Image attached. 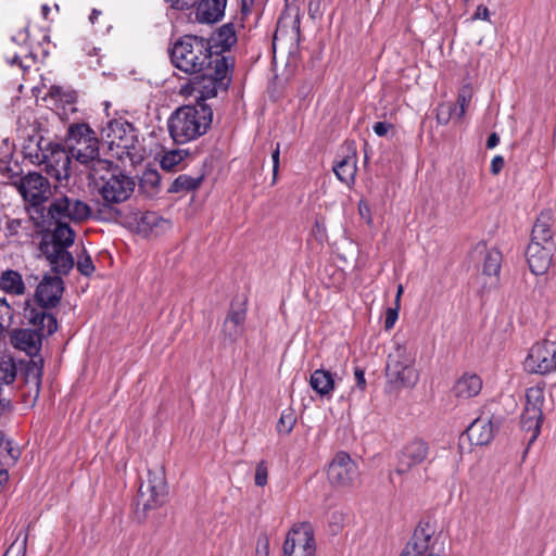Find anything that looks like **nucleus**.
<instances>
[{
  "label": "nucleus",
  "instance_id": "nucleus-13",
  "mask_svg": "<svg viewBox=\"0 0 556 556\" xmlns=\"http://www.w3.org/2000/svg\"><path fill=\"white\" fill-rule=\"evenodd\" d=\"M64 289V281L60 276L46 274L36 288L34 301L40 308H54L60 304Z\"/></svg>",
  "mask_w": 556,
  "mask_h": 556
},
{
  "label": "nucleus",
  "instance_id": "nucleus-23",
  "mask_svg": "<svg viewBox=\"0 0 556 556\" xmlns=\"http://www.w3.org/2000/svg\"><path fill=\"white\" fill-rule=\"evenodd\" d=\"M481 389L482 379L476 374L465 372L456 380L452 392L456 397L470 399L478 395Z\"/></svg>",
  "mask_w": 556,
  "mask_h": 556
},
{
  "label": "nucleus",
  "instance_id": "nucleus-18",
  "mask_svg": "<svg viewBox=\"0 0 556 556\" xmlns=\"http://www.w3.org/2000/svg\"><path fill=\"white\" fill-rule=\"evenodd\" d=\"M48 308L35 307L29 300L25 302L24 306V317L28 320V324L33 325L34 330H38V332H43L47 329L46 336H52L59 329V324L56 317L47 313Z\"/></svg>",
  "mask_w": 556,
  "mask_h": 556
},
{
  "label": "nucleus",
  "instance_id": "nucleus-7",
  "mask_svg": "<svg viewBox=\"0 0 556 556\" xmlns=\"http://www.w3.org/2000/svg\"><path fill=\"white\" fill-rule=\"evenodd\" d=\"M544 393L540 388H529L526 392V405L520 417L521 429L531 432L528 440V448L535 442L541 433L543 422Z\"/></svg>",
  "mask_w": 556,
  "mask_h": 556
},
{
  "label": "nucleus",
  "instance_id": "nucleus-47",
  "mask_svg": "<svg viewBox=\"0 0 556 556\" xmlns=\"http://www.w3.org/2000/svg\"><path fill=\"white\" fill-rule=\"evenodd\" d=\"M243 333V327L224 321L222 334L224 340L236 342Z\"/></svg>",
  "mask_w": 556,
  "mask_h": 556
},
{
  "label": "nucleus",
  "instance_id": "nucleus-45",
  "mask_svg": "<svg viewBox=\"0 0 556 556\" xmlns=\"http://www.w3.org/2000/svg\"><path fill=\"white\" fill-rule=\"evenodd\" d=\"M245 318L247 308L244 307V304H241L236 308L235 303L232 302L225 321L243 327Z\"/></svg>",
  "mask_w": 556,
  "mask_h": 556
},
{
  "label": "nucleus",
  "instance_id": "nucleus-5",
  "mask_svg": "<svg viewBox=\"0 0 556 556\" xmlns=\"http://www.w3.org/2000/svg\"><path fill=\"white\" fill-rule=\"evenodd\" d=\"M434 534L435 520L433 517L421 518L399 556H440L434 552L437 544Z\"/></svg>",
  "mask_w": 556,
  "mask_h": 556
},
{
  "label": "nucleus",
  "instance_id": "nucleus-15",
  "mask_svg": "<svg viewBox=\"0 0 556 556\" xmlns=\"http://www.w3.org/2000/svg\"><path fill=\"white\" fill-rule=\"evenodd\" d=\"M555 250V243L541 245L538 242H530L526 250V257L529 268L534 275H543L547 271Z\"/></svg>",
  "mask_w": 556,
  "mask_h": 556
},
{
  "label": "nucleus",
  "instance_id": "nucleus-48",
  "mask_svg": "<svg viewBox=\"0 0 556 556\" xmlns=\"http://www.w3.org/2000/svg\"><path fill=\"white\" fill-rule=\"evenodd\" d=\"M54 143L55 142L47 141L42 137H40V139L37 142V151L35 152V154H33L31 152H26V156L29 159H35L37 162L41 163L42 154L50 153L52 150V146Z\"/></svg>",
  "mask_w": 556,
  "mask_h": 556
},
{
  "label": "nucleus",
  "instance_id": "nucleus-25",
  "mask_svg": "<svg viewBox=\"0 0 556 556\" xmlns=\"http://www.w3.org/2000/svg\"><path fill=\"white\" fill-rule=\"evenodd\" d=\"M213 48H219L217 51L220 55L222 52L229 51L237 42V35L233 23H226L222 25L215 33H213L211 39H208Z\"/></svg>",
  "mask_w": 556,
  "mask_h": 556
},
{
  "label": "nucleus",
  "instance_id": "nucleus-55",
  "mask_svg": "<svg viewBox=\"0 0 556 556\" xmlns=\"http://www.w3.org/2000/svg\"><path fill=\"white\" fill-rule=\"evenodd\" d=\"M172 8L178 11H186L191 8H197L199 0H169Z\"/></svg>",
  "mask_w": 556,
  "mask_h": 556
},
{
  "label": "nucleus",
  "instance_id": "nucleus-62",
  "mask_svg": "<svg viewBox=\"0 0 556 556\" xmlns=\"http://www.w3.org/2000/svg\"><path fill=\"white\" fill-rule=\"evenodd\" d=\"M23 220L20 218L10 219L7 223V229L9 230L10 235L14 236L17 235L18 229L22 227Z\"/></svg>",
  "mask_w": 556,
  "mask_h": 556
},
{
  "label": "nucleus",
  "instance_id": "nucleus-53",
  "mask_svg": "<svg viewBox=\"0 0 556 556\" xmlns=\"http://www.w3.org/2000/svg\"><path fill=\"white\" fill-rule=\"evenodd\" d=\"M5 443V451L8 455L12 458L13 462L17 460L21 456V452L18 450L13 448L12 442L10 440H5V435L2 431H0V446Z\"/></svg>",
  "mask_w": 556,
  "mask_h": 556
},
{
  "label": "nucleus",
  "instance_id": "nucleus-34",
  "mask_svg": "<svg viewBox=\"0 0 556 556\" xmlns=\"http://www.w3.org/2000/svg\"><path fill=\"white\" fill-rule=\"evenodd\" d=\"M96 131L87 123H73L68 126L65 140L67 143L83 144Z\"/></svg>",
  "mask_w": 556,
  "mask_h": 556
},
{
  "label": "nucleus",
  "instance_id": "nucleus-39",
  "mask_svg": "<svg viewBox=\"0 0 556 556\" xmlns=\"http://www.w3.org/2000/svg\"><path fill=\"white\" fill-rule=\"evenodd\" d=\"M90 167V178L93 180L94 187L99 185L100 177L105 175V172L113 173V168L117 166L112 161L101 159L100 156L94 160Z\"/></svg>",
  "mask_w": 556,
  "mask_h": 556
},
{
  "label": "nucleus",
  "instance_id": "nucleus-43",
  "mask_svg": "<svg viewBox=\"0 0 556 556\" xmlns=\"http://www.w3.org/2000/svg\"><path fill=\"white\" fill-rule=\"evenodd\" d=\"M471 97L472 93L469 88L464 87L459 90L456 102H453V104H457V119H462L465 116Z\"/></svg>",
  "mask_w": 556,
  "mask_h": 556
},
{
  "label": "nucleus",
  "instance_id": "nucleus-22",
  "mask_svg": "<svg viewBox=\"0 0 556 556\" xmlns=\"http://www.w3.org/2000/svg\"><path fill=\"white\" fill-rule=\"evenodd\" d=\"M226 5L224 0H199L195 18L202 24H215L224 17Z\"/></svg>",
  "mask_w": 556,
  "mask_h": 556
},
{
  "label": "nucleus",
  "instance_id": "nucleus-32",
  "mask_svg": "<svg viewBox=\"0 0 556 556\" xmlns=\"http://www.w3.org/2000/svg\"><path fill=\"white\" fill-rule=\"evenodd\" d=\"M48 216L54 223H64L63 219L71 220V198L67 195L55 198L48 207Z\"/></svg>",
  "mask_w": 556,
  "mask_h": 556
},
{
  "label": "nucleus",
  "instance_id": "nucleus-28",
  "mask_svg": "<svg viewBox=\"0 0 556 556\" xmlns=\"http://www.w3.org/2000/svg\"><path fill=\"white\" fill-rule=\"evenodd\" d=\"M311 388L321 397H330L334 389L333 375L326 369H316L309 377Z\"/></svg>",
  "mask_w": 556,
  "mask_h": 556
},
{
  "label": "nucleus",
  "instance_id": "nucleus-63",
  "mask_svg": "<svg viewBox=\"0 0 556 556\" xmlns=\"http://www.w3.org/2000/svg\"><path fill=\"white\" fill-rule=\"evenodd\" d=\"M0 172L7 173L9 178L18 177L21 175V173L14 172L12 169V167L10 166L9 162H7L5 160H2V159L0 160Z\"/></svg>",
  "mask_w": 556,
  "mask_h": 556
},
{
  "label": "nucleus",
  "instance_id": "nucleus-52",
  "mask_svg": "<svg viewBox=\"0 0 556 556\" xmlns=\"http://www.w3.org/2000/svg\"><path fill=\"white\" fill-rule=\"evenodd\" d=\"M354 378H355V388L358 389L359 391L364 392L367 387V382L365 379V369L359 366H355L354 367Z\"/></svg>",
  "mask_w": 556,
  "mask_h": 556
},
{
  "label": "nucleus",
  "instance_id": "nucleus-64",
  "mask_svg": "<svg viewBox=\"0 0 556 556\" xmlns=\"http://www.w3.org/2000/svg\"><path fill=\"white\" fill-rule=\"evenodd\" d=\"M254 2L255 0H241V14L243 17L251 14Z\"/></svg>",
  "mask_w": 556,
  "mask_h": 556
},
{
  "label": "nucleus",
  "instance_id": "nucleus-29",
  "mask_svg": "<svg viewBox=\"0 0 556 556\" xmlns=\"http://www.w3.org/2000/svg\"><path fill=\"white\" fill-rule=\"evenodd\" d=\"M356 163L357 157L355 153L343 156L333 165L337 178L346 185L354 184L357 172Z\"/></svg>",
  "mask_w": 556,
  "mask_h": 556
},
{
  "label": "nucleus",
  "instance_id": "nucleus-26",
  "mask_svg": "<svg viewBox=\"0 0 556 556\" xmlns=\"http://www.w3.org/2000/svg\"><path fill=\"white\" fill-rule=\"evenodd\" d=\"M55 227L51 233V240H48L50 249H68L76 238L75 230L68 223H54Z\"/></svg>",
  "mask_w": 556,
  "mask_h": 556
},
{
  "label": "nucleus",
  "instance_id": "nucleus-50",
  "mask_svg": "<svg viewBox=\"0 0 556 556\" xmlns=\"http://www.w3.org/2000/svg\"><path fill=\"white\" fill-rule=\"evenodd\" d=\"M399 309H400L399 305H395V307L387 308L386 318H384V329L386 330H390L394 327V324L399 318Z\"/></svg>",
  "mask_w": 556,
  "mask_h": 556
},
{
  "label": "nucleus",
  "instance_id": "nucleus-35",
  "mask_svg": "<svg viewBox=\"0 0 556 556\" xmlns=\"http://www.w3.org/2000/svg\"><path fill=\"white\" fill-rule=\"evenodd\" d=\"M502 252L498 249H491L485 252L482 273L489 277L497 278L501 271Z\"/></svg>",
  "mask_w": 556,
  "mask_h": 556
},
{
  "label": "nucleus",
  "instance_id": "nucleus-21",
  "mask_svg": "<svg viewBox=\"0 0 556 556\" xmlns=\"http://www.w3.org/2000/svg\"><path fill=\"white\" fill-rule=\"evenodd\" d=\"M163 218L155 212H131L126 216V225L131 230L143 237L149 236L159 226Z\"/></svg>",
  "mask_w": 556,
  "mask_h": 556
},
{
  "label": "nucleus",
  "instance_id": "nucleus-42",
  "mask_svg": "<svg viewBox=\"0 0 556 556\" xmlns=\"http://www.w3.org/2000/svg\"><path fill=\"white\" fill-rule=\"evenodd\" d=\"M24 375H25V381L27 383L31 379L35 384V389H36L35 400H36L38 397L39 391H40L41 377H42V365H38L34 361L28 362V364L25 367Z\"/></svg>",
  "mask_w": 556,
  "mask_h": 556
},
{
  "label": "nucleus",
  "instance_id": "nucleus-51",
  "mask_svg": "<svg viewBox=\"0 0 556 556\" xmlns=\"http://www.w3.org/2000/svg\"><path fill=\"white\" fill-rule=\"evenodd\" d=\"M357 206L361 218L364 219L367 225H372L371 208L369 203L362 199L359 200Z\"/></svg>",
  "mask_w": 556,
  "mask_h": 556
},
{
  "label": "nucleus",
  "instance_id": "nucleus-10",
  "mask_svg": "<svg viewBox=\"0 0 556 556\" xmlns=\"http://www.w3.org/2000/svg\"><path fill=\"white\" fill-rule=\"evenodd\" d=\"M283 556H316L314 530L309 522L293 527L283 542Z\"/></svg>",
  "mask_w": 556,
  "mask_h": 556
},
{
  "label": "nucleus",
  "instance_id": "nucleus-12",
  "mask_svg": "<svg viewBox=\"0 0 556 556\" xmlns=\"http://www.w3.org/2000/svg\"><path fill=\"white\" fill-rule=\"evenodd\" d=\"M327 477L332 485L349 486L358 477V468L349 453L340 451L329 464Z\"/></svg>",
  "mask_w": 556,
  "mask_h": 556
},
{
  "label": "nucleus",
  "instance_id": "nucleus-11",
  "mask_svg": "<svg viewBox=\"0 0 556 556\" xmlns=\"http://www.w3.org/2000/svg\"><path fill=\"white\" fill-rule=\"evenodd\" d=\"M13 185L17 188L23 199L31 206L38 207L48 200L50 192L49 180L40 173L33 172L21 177Z\"/></svg>",
  "mask_w": 556,
  "mask_h": 556
},
{
  "label": "nucleus",
  "instance_id": "nucleus-8",
  "mask_svg": "<svg viewBox=\"0 0 556 556\" xmlns=\"http://www.w3.org/2000/svg\"><path fill=\"white\" fill-rule=\"evenodd\" d=\"M430 444L422 438H414L406 442L396 455L395 472L400 476L410 472L414 468L431 463Z\"/></svg>",
  "mask_w": 556,
  "mask_h": 556
},
{
  "label": "nucleus",
  "instance_id": "nucleus-24",
  "mask_svg": "<svg viewBox=\"0 0 556 556\" xmlns=\"http://www.w3.org/2000/svg\"><path fill=\"white\" fill-rule=\"evenodd\" d=\"M530 242H538L541 245L554 243L551 211L542 212L536 218L532 227Z\"/></svg>",
  "mask_w": 556,
  "mask_h": 556
},
{
  "label": "nucleus",
  "instance_id": "nucleus-1",
  "mask_svg": "<svg viewBox=\"0 0 556 556\" xmlns=\"http://www.w3.org/2000/svg\"><path fill=\"white\" fill-rule=\"evenodd\" d=\"M168 55L177 70L192 75L182 88L184 91L190 94L204 92V97H216L218 90H228L235 60L213 52L211 41L206 38L184 35L168 47Z\"/></svg>",
  "mask_w": 556,
  "mask_h": 556
},
{
  "label": "nucleus",
  "instance_id": "nucleus-30",
  "mask_svg": "<svg viewBox=\"0 0 556 556\" xmlns=\"http://www.w3.org/2000/svg\"><path fill=\"white\" fill-rule=\"evenodd\" d=\"M205 174L202 173L197 177H192L190 175L181 174L176 177L169 188L167 189L168 193H179V192H190L199 189L201 184L203 182Z\"/></svg>",
  "mask_w": 556,
  "mask_h": 556
},
{
  "label": "nucleus",
  "instance_id": "nucleus-44",
  "mask_svg": "<svg viewBox=\"0 0 556 556\" xmlns=\"http://www.w3.org/2000/svg\"><path fill=\"white\" fill-rule=\"evenodd\" d=\"M77 270L86 277L91 276L96 267L93 265L92 258L87 252L86 249L83 250L81 254L78 255V261L76 263Z\"/></svg>",
  "mask_w": 556,
  "mask_h": 556
},
{
  "label": "nucleus",
  "instance_id": "nucleus-17",
  "mask_svg": "<svg viewBox=\"0 0 556 556\" xmlns=\"http://www.w3.org/2000/svg\"><path fill=\"white\" fill-rule=\"evenodd\" d=\"M45 337L47 336L38 330L16 328L11 331L10 342L15 349L26 352L29 356H35L40 351Z\"/></svg>",
  "mask_w": 556,
  "mask_h": 556
},
{
  "label": "nucleus",
  "instance_id": "nucleus-14",
  "mask_svg": "<svg viewBox=\"0 0 556 556\" xmlns=\"http://www.w3.org/2000/svg\"><path fill=\"white\" fill-rule=\"evenodd\" d=\"M39 251L49 262L55 276H66L75 266V260L67 249H50L45 238L39 242Z\"/></svg>",
  "mask_w": 556,
  "mask_h": 556
},
{
  "label": "nucleus",
  "instance_id": "nucleus-19",
  "mask_svg": "<svg viewBox=\"0 0 556 556\" xmlns=\"http://www.w3.org/2000/svg\"><path fill=\"white\" fill-rule=\"evenodd\" d=\"M41 163L46 164L47 173L58 180L68 176L71 157L61 143H54L50 153L42 154Z\"/></svg>",
  "mask_w": 556,
  "mask_h": 556
},
{
  "label": "nucleus",
  "instance_id": "nucleus-9",
  "mask_svg": "<svg viewBox=\"0 0 556 556\" xmlns=\"http://www.w3.org/2000/svg\"><path fill=\"white\" fill-rule=\"evenodd\" d=\"M139 130L124 118L112 119L102 130V137L109 142V149L114 146L122 149L123 153L131 155V150H136L138 143Z\"/></svg>",
  "mask_w": 556,
  "mask_h": 556
},
{
  "label": "nucleus",
  "instance_id": "nucleus-40",
  "mask_svg": "<svg viewBox=\"0 0 556 556\" xmlns=\"http://www.w3.org/2000/svg\"><path fill=\"white\" fill-rule=\"evenodd\" d=\"M435 118L438 124L447 125L451 119H457V104L453 102H442L437 106Z\"/></svg>",
  "mask_w": 556,
  "mask_h": 556
},
{
  "label": "nucleus",
  "instance_id": "nucleus-27",
  "mask_svg": "<svg viewBox=\"0 0 556 556\" xmlns=\"http://www.w3.org/2000/svg\"><path fill=\"white\" fill-rule=\"evenodd\" d=\"M83 144V148H76L73 144H71L70 152L77 162L84 165H88L99 157L100 141L97 135H94L92 137L87 138V141H85Z\"/></svg>",
  "mask_w": 556,
  "mask_h": 556
},
{
  "label": "nucleus",
  "instance_id": "nucleus-49",
  "mask_svg": "<svg viewBox=\"0 0 556 556\" xmlns=\"http://www.w3.org/2000/svg\"><path fill=\"white\" fill-rule=\"evenodd\" d=\"M268 469L265 460H261L255 468L254 482L257 486H265L267 484Z\"/></svg>",
  "mask_w": 556,
  "mask_h": 556
},
{
  "label": "nucleus",
  "instance_id": "nucleus-33",
  "mask_svg": "<svg viewBox=\"0 0 556 556\" xmlns=\"http://www.w3.org/2000/svg\"><path fill=\"white\" fill-rule=\"evenodd\" d=\"M161 174L156 169L148 168L139 180V189L148 197H154L160 191Z\"/></svg>",
  "mask_w": 556,
  "mask_h": 556
},
{
  "label": "nucleus",
  "instance_id": "nucleus-54",
  "mask_svg": "<svg viewBox=\"0 0 556 556\" xmlns=\"http://www.w3.org/2000/svg\"><path fill=\"white\" fill-rule=\"evenodd\" d=\"M269 554V541L266 535L257 539L255 556H268Z\"/></svg>",
  "mask_w": 556,
  "mask_h": 556
},
{
  "label": "nucleus",
  "instance_id": "nucleus-60",
  "mask_svg": "<svg viewBox=\"0 0 556 556\" xmlns=\"http://www.w3.org/2000/svg\"><path fill=\"white\" fill-rule=\"evenodd\" d=\"M25 548H26V541H24L23 545H18V546L13 543L5 551L3 556H24Z\"/></svg>",
  "mask_w": 556,
  "mask_h": 556
},
{
  "label": "nucleus",
  "instance_id": "nucleus-38",
  "mask_svg": "<svg viewBox=\"0 0 556 556\" xmlns=\"http://www.w3.org/2000/svg\"><path fill=\"white\" fill-rule=\"evenodd\" d=\"M48 97L54 100H59L64 104L72 105L77 102V91L73 89H64L61 86L52 85L49 88Z\"/></svg>",
  "mask_w": 556,
  "mask_h": 556
},
{
  "label": "nucleus",
  "instance_id": "nucleus-41",
  "mask_svg": "<svg viewBox=\"0 0 556 556\" xmlns=\"http://www.w3.org/2000/svg\"><path fill=\"white\" fill-rule=\"evenodd\" d=\"M189 155V151L188 150H182V149H178V150H170L168 152H166L163 156H162V160H161V167L166 170V172H170L172 169H174L175 166H177L178 164H180V162L187 156Z\"/></svg>",
  "mask_w": 556,
  "mask_h": 556
},
{
  "label": "nucleus",
  "instance_id": "nucleus-46",
  "mask_svg": "<svg viewBox=\"0 0 556 556\" xmlns=\"http://www.w3.org/2000/svg\"><path fill=\"white\" fill-rule=\"evenodd\" d=\"M17 369L13 362L0 363V382L11 384L16 378Z\"/></svg>",
  "mask_w": 556,
  "mask_h": 556
},
{
  "label": "nucleus",
  "instance_id": "nucleus-56",
  "mask_svg": "<svg viewBox=\"0 0 556 556\" xmlns=\"http://www.w3.org/2000/svg\"><path fill=\"white\" fill-rule=\"evenodd\" d=\"M279 157H280V146L279 143L276 144V148L271 152V160H273V184L276 182L277 174L279 170Z\"/></svg>",
  "mask_w": 556,
  "mask_h": 556
},
{
  "label": "nucleus",
  "instance_id": "nucleus-4",
  "mask_svg": "<svg viewBox=\"0 0 556 556\" xmlns=\"http://www.w3.org/2000/svg\"><path fill=\"white\" fill-rule=\"evenodd\" d=\"M168 491L165 473L163 470L148 471L147 492L143 484L139 486L135 500V515L139 522H144L149 510L156 509L166 502Z\"/></svg>",
  "mask_w": 556,
  "mask_h": 556
},
{
  "label": "nucleus",
  "instance_id": "nucleus-59",
  "mask_svg": "<svg viewBox=\"0 0 556 556\" xmlns=\"http://www.w3.org/2000/svg\"><path fill=\"white\" fill-rule=\"evenodd\" d=\"M391 128L392 124L387 122H377L372 127L374 132L379 137L386 136Z\"/></svg>",
  "mask_w": 556,
  "mask_h": 556
},
{
  "label": "nucleus",
  "instance_id": "nucleus-61",
  "mask_svg": "<svg viewBox=\"0 0 556 556\" xmlns=\"http://www.w3.org/2000/svg\"><path fill=\"white\" fill-rule=\"evenodd\" d=\"M489 17H490L489 9L483 4L478 5L476 9V12L472 15L473 21H476V20L489 21Z\"/></svg>",
  "mask_w": 556,
  "mask_h": 556
},
{
  "label": "nucleus",
  "instance_id": "nucleus-6",
  "mask_svg": "<svg viewBox=\"0 0 556 556\" xmlns=\"http://www.w3.org/2000/svg\"><path fill=\"white\" fill-rule=\"evenodd\" d=\"M386 377L388 384L396 390L414 388L419 380V374L404 350H397L394 356L389 355Z\"/></svg>",
  "mask_w": 556,
  "mask_h": 556
},
{
  "label": "nucleus",
  "instance_id": "nucleus-57",
  "mask_svg": "<svg viewBox=\"0 0 556 556\" xmlns=\"http://www.w3.org/2000/svg\"><path fill=\"white\" fill-rule=\"evenodd\" d=\"M505 160L502 155H495L491 161L490 172L492 175H498L504 168Z\"/></svg>",
  "mask_w": 556,
  "mask_h": 556
},
{
  "label": "nucleus",
  "instance_id": "nucleus-37",
  "mask_svg": "<svg viewBox=\"0 0 556 556\" xmlns=\"http://www.w3.org/2000/svg\"><path fill=\"white\" fill-rule=\"evenodd\" d=\"M296 424V414L292 407H288L281 412L280 418L276 425L279 434L288 435Z\"/></svg>",
  "mask_w": 556,
  "mask_h": 556
},
{
  "label": "nucleus",
  "instance_id": "nucleus-31",
  "mask_svg": "<svg viewBox=\"0 0 556 556\" xmlns=\"http://www.w3.org/2000/svg\"><path fill=\"white\" fill-rule=\"evenodd\" d=\"M0 288L7 293L23 294L25 285L18 271L13 269L4 270L0 276Z\"/></svg>",
  "mask_w": 556,
  "mask_h": 556
},
{
  "label": "nucleus",
  "instance_id": "nucleus-20",
  "mask_svg": "<svg viewBox=\"0 0 556 556\" xmlns=\"http://www.w3.org/2000/svg\"><path fill=\"white\" fill-rule=\"evenodd\" d=\"M546 341L536 342L530 349L525 365L530 372L546 375L554 371L552 357L549 356L551 350L546 346Z\"/></svg>",
  "mask_w": 556,
  "mask_h": 556
},
{
  "label": "nucleus",
  "instance_id": "nucleus-3",
  "mask_svg": "<svg viewBox=\"0 0 556 556\" xmlns=\"http://www.w3.org/2000/svg\"><path fill=\"white\" fill-rule=\"evenodd\" d=\"M134 178L127 176L119 166L113 168V173L105 172L100 177L99 185L94 187L101 200L97 201L98 207L93 218L99 222H113L122 217L121 210L114 205L127 201L135 190Z\"/></svg>",
  "mask_w": 556,
  "mask_h": 556
},
{
  "label": "nucleus",
  "instance_id": "nucleus-36",
  "mask_svg": "<svg viewBox=\"0 0 556 556\" xmlns=\"http://www.w3.org/2000/svg\"><path fill=\"white\" fill-rule=\"evenodd\" d=\"M91 217V207L86 202L71 198V222L83 223Z\"/></svg>",
  "mask_w": 556,
  "mask_h": 556
},
{
  "label": "nucleus",
  "instance_id": "nucleus-2",
  "mask_svg": "<svg viewBox=\"0 0 556 556\" xmlns=\"http://www.w3.org/2000/svg\"><path fill=\"white\" fill-rule=\"evenodd\" d=\"M195 93L194 104L178 108L167 121L169 135L178 144L191 141L211 128L213 110L206 104V100L212 97H204V92Z\"/></svg>",
  "mask_w": 556,
  "mask_h": 556
},
{
  "label": "nucleus",
  "instance_id": "nucleus-58",
  "mask_svg": "<svg viewBox=\"0 0 556 556\" xmlns=\"http://www.w3.org/2000/svg\"><path fill=\"white\" fill-rule=\"evenodd\" d=\"M29 39L28 25L22 28L16 35L12 36L11 40L17 45H26Z\"/></svg>",
  "mask_w": 556,
  "mask_h": 556
},
{
  "label": "nucleus",
  "instance_id": "nucleus-16",
  "mask_svg": "<svg viewBox=\"0 0 556 556\" xmlns=\"http://www.w3.org/2000/svg\"><path fill=\"white\" fill-rule=\"evenodd\" d=\"M501 417L492 416L489 419L477 418L466 429L469 441L473 445H485L494 438L495 430L502 425Z\"/></svg>",
  "mask_w": 556,
  "mask_h": 556
}]
</instances>
